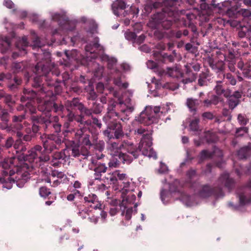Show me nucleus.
Returning a JSON list of instances; mask_svg holds the SVG:
<instances>
[{"label":"nucleus","instance_id":"nucleus-25","mask_svg":"<svg viewBox=\"0 0 251 251\" xmlns=\"http://www.w3.org/2000/svg\"><path fill=\"white\" fill-rule=\"evenodd\" d=\"M153 56L156 60L164 63L173 62L174 61V57L171 54L164 53L162 54L159 51H155L153 53Z\"/></svg>","mask_w":251,"mask_h":251},{"label":"nucleus","instance_id":"nucleus-45","mask_svg":"<svg viewBox=\"0 0 251 251\" xmlns=\"http://www.w3.org/2000/svg\"><path fill=\"white\" fill-rule=\"evenodd\" d=\"M20 44L21 45V50L20 49V51L22 52V50L24 51L25 53H26L25 52V48L28 46V43L27 42V38L26 37H24L22 38V40L20 42ZM19 43L17 45V47L19 48Z\"/></svg>","mask_w":251,"mask_h":251},{"label":"nucleus","instance_id":"nucleus-24","mask_svg":"<svg viewBox=\"0 0 251 251\" xmlns=\"http://www.w3.org/2000/svg\"><path fill=\"white\" fill-rule=\"evenodd\" d=\"M66 105L67 109L70 108L72 110L78 109L81 113L80 117L83 116L85 106L79 102L78 99L74 98L72 100H67Z\"/></svg>","mask_w":251,"mask_h":251},{"label":"nucleus","instance_id":"nucleus-22","mask_svg":"<svg viewBox=\"0 0 251 251\" xmlns=\"http://www.w3.org/2000/svg\"><path fill=\"white\" fill-rule=\"evenodd\" d=\"M242 97V92L238 91H235L233 94L226 98L229 109L233 110L240 103V99Z\"/></svg>","mask_w":251,"mask_h":251},{"label":"nucleus","instance_id":"nucleus-9","mask_svg":"<svg viewBox=\"0 0 251 251\" xmlns=\"http://www.w3.org/2000/svg\"><path fill=\"white\" fill-rule=\"evenodd\" d=\"M123 103L111 100L108 103L106 114L103 117V121L105 123L112 121L113 119H120L123 122L129 120V117L126 116L125 112L121 111Z\"/></svg>","mask_w":251,"mask_h":251},{"label":"nucleus","instance_id":"nucleus-3","mask_svg":"<svg viewBox=\"0 0 251 251\" xmlns=\"http://www.w3.org/2000/svg\"><path fill=\"white\" fill-rule=\"evenodd\" d=\"M134 134L137 138H141L138 146L128 140H124L121 143L111 141L108 143L107 149L113 156L112 162L118 161L119 157L125 156L131 160L129 163H121L129 164L141 154L150 158H157L156 153L151 148V133L147 128L140 127L135 129Z\"/></svg>","mask_w":251,"mask_h":251},{"label":"nucleus","instance_id":"nucleus-8","mask_svg":"<svg viewBox=\"0 0 251 251\" xmlns=\"http://www.w3.org/2000/svg\"><path fill=\"white\" fill-rule=\"evenodd\" d=\"M75 138L83 146L81 148L82 155L86 156L89 154L88 150L93 148L100 151H101L104 148V142L102 140H99L97 134H88L84 133L81 129L77 130L75 133Z\"/></svg>","mask_w":251,"mask_h":251},{"label":"nucleus","instance_id":"nucleus-53","mask_svg":"<svg viewBox=\"0 0 251 251\" xmlns=\"http://www.w3.org/2000/svg\"><path fill=\"white\" fill-rule=\"evenodd\" d=\"M240 15H241L244 18H249L251 16V11L248 9L242 8L239 10Z\"/></svg>","mask_w":251,"mask_h":251},{"label":"nucleus","instance_id":"nucleus-47","mask_svg":"<svg viewBox=\"0 0 251 251\" xmlns=\"http://www.w3.org/2000/svg\"><path fill=\"white\" fill-rule=\"evenodd\" d=\"M224 80L226 78L229 80V83L232 85H235L236 84V80L234 76L230 73H226L223 74Z\"/></svg>","mask_w":251,"mask_h":251},{"label":"nucleus","instance_id":"nucleus-40","mask_svg":"<svg viewBox=\"0 0 251 251\" xmlns=\"http://www.w3.org/2000/svg\"><path fill=\"white\" fill-rule=\"evenodd\" d=\"M244 77L251 78V65L249 63H246L245 67L241 70Z\"/></svg>","mask_w":251,"mask_h":251},{"label":"nucleus","instance_id":"nucleus-36","mask_svg":"<svg viewBox=\"0 0 251 251\" xmlns=\"http://www.w3.org/2000/svg\"><path fill=\"white\" fill-rule=\"evenodd\" d=\"M31 34L32 36V40L33 43V44L32 45L33 49L38 48V49L39 50V49H41L43 45L41 43L39 37L37 36V35L34 31H31Z\"/></svg>","mask_w":251,"mask_h":251},{"label":"nucleus","instance_id":"nucleus-43","mask_svg":"<svg viewBox=\"0 0 251 251\" xmlns=\"http://www.w3.org/2000/svg\"><path fill=\"white\" fill-rule=\"evenodd\" d=\"M98 97L97 94L94 91V89L91 88L87 92L86 95L87 100H92L95 101Z\"/></svg>","mask_w":251,"mask_h":251},{"label":"nucleus","instance_id":"nucleus-63","mask_svg":"<svg viewBox=\"0 0 251 251\" xmlns=\"http://www.w3.org/2000/svg\"><path fill=\"white\" fill-rule=\"evenodd\" d=\"M202 117L204 119L212 120L214 118L213 114L210 112H205L202 113Z\"/></svg>","mask_w":251,"mask_h":251},{"label":"nucleus","instance_id":"nucleus-55","mask_svg":"<svg viewBox=\"0 0 251 251\" xmlns=\"http://www.w3.org/2000/svg\"><path fill=\"white\" fill-rule=\"evenodd\" d=\"M13 81L14 83L12 84H9L8 85V87L11 89H13L16 87L17 85H19L21 83V79L20 78H18L17 77H14Z\"/></svg>","mask_w":251,"mask_h":251},{"label":"nucleus","instance_id":"nucleus-32","mask_svg":"<svg viewBox=\"0 0 251 251\" xmlns=\"http://www.w3.org/2000/svg\"><path fill=\"white\" fill-rule=\"evenodd\" d=\"M237 155L240 159H246L251 155V144L241 148L238 151Z\"/></svg>","mask_w":251,"mask_h":251},{"label":"nucleus","instance_id":"nucleus-59","mask_svg":"<svg viewBox=\"0 0 251 251\" xmlns=\"http://www.w3.org/2000/svg\"><path fill=\"white\" fill-rule=\"evenodd\" d=\"M68 114L67 115V118L69 122H73L75 119V116L72 110L68 108Z\"/></svg>","mask_w":251,"mask_h":251},{"label":"nucleus","instance_id":"nucleus-35","mask_svg":"<svg viewBox=\"0 0 251 251\" xmlns=\"http://www.w3.org/2000/svg\"><path fill=\"white\" fill-rule=\"evenodd\" d=\"M116 175L115 171L112 173L108 174L107 176H105V179L106 180V182L110 184L120 185V182H118L116 177L118 176ZM105 182H106V181H105ZM120 186H122V185L120 184Z\"/></svg>","mask_w":251,"mask_h":251},{"label":"nucleus","instance_id":"nucleus-46","mask_svg":"<svg viewBox=\"0 0 251 251\" xmlns=\"http://www.w3.org/2000/svg\"><path fill=\"white\" fill-rule=\"evenodd\" d=\"M103 71L104 68L103 66H98L94 72V75L95 77L98 79H100L102 76Z\"/></svg>","mask_w":251,"mask_h":251},{"label":"nucleus","instance_id":"nucleus-1","mask_svg":"<svg viewBox=\"0 0 251 251\" xmlns=\"http://www.w3.org/2000/svg\"><path fill=\"white\" fill-rule=\"evenodd\" d=\"M42 149L41 146L36 145L25 154L24 152L26 149L22 144L19 150V155L5 158L0 162V167L3 169L1 171L0 176V183L3 184V187L10 189L15 183L20 188L24 186L29 177V174L25 170L26 167H21L22 161L29 162L30 167L36 172L45 173L47 170L46 164L50 157L43 153Z\"/></svg>","mask_w":251,"mask_h":251},{"label":"nucleus","instance_id":"nucleus-57","mask_svg":"<svg viewBox=\"0 0 251 251\" xmlns=\"http://www.w3.org/2000/svg\"><path fill=\"white\" fill-rule=\"evenodd\" d=\"M22 144L23 143L21 140V138H20V139L19 140H17L14 144L13 143V147L15 150L16 153H19V150H20Z\"/></svg>","mask_w":251,"mask_h":251},{"label":"nucleus","instance_id":"nucleus-6","mask_svg":"<svg viewBox=\"0 0 251 251\" xmlns=\"http://www.w3.org/2000/svg\"><path fill=\"white\" fill-rule=\"evenodd\" d=\"M172 13L159 12L153 14L151 18L148 25L156 30L154 32L156 38L159 40L162 39L165 35V32L161 29H169L172 25L176 22V19Z\"/></svg>","mask_w":251,"mask_h":251},{"label":"nucleus","instance_id":"nucleus-51","mask_svg":"<svg viewBox=\"0 0 251 251\" xmlns=\"http://www.w3.org/2000/svg\"><path fill=\"white\" fill-rule=\"evenodd\" d=\"M65 154L61 152H56L53 155V161H59L60 160H63L65 158Z\"/></svg>","mask_w":251,"mask_h":251},{"label":"nucleus","instance_id":"nucleus-18","mask_svg":"<svg viewBox=\"0 0 251 251\" xmlns=\"http://www.w3.org/2000/svg\"><path fill=\"white\" fill-rule=\"evenodd\" d=\"M84 200L85 206L95 209H101V204L96 195L90 194L84 197Z\"/></svg>","mask_w":251,"mask_h":251},{"label":"nucleus","instance_id":"nucleus-33","mask_svg":"<svg viewBox=\"0 0 251 251\" xmlns=\"http://www.w3.org/2000/svg\"><path fill=\"white\" fill-rule=\"evenodd\" d=\"M92 214V210L88 207L85 205H81L79 208L78 215L83 219H86Z\"/></svg>","mask_w":251,"mask_h":251},{"label":"nucleus","instance_id":"nucleus-30","mask_svg":"<svg viewBox=\"0 0 251 251\" xmlns=\"http://www.w3.org/2000/svg\"><path fill=\"white\" fill-rule=\"evenodd\" d=\"M162 0H147L145 5V10L150 13L153 9H156L162 6Z\"/></svg>","mask_w":251,"mask_h":251},{"label":"nucleus","instance_id":"nucleus-5","mask_svg":"<svg viewBox=\"0 0 251 251\" xmlns=\"http://www.w3.org/2000/svg\"><path fill=\"white\" fill-rule=\"evenodd\" d=\"M118 161L112 162L109 160L106 156L103 154L98 155L96 158H92L91 160V164L89 165V169L94 172V176L95 180H101V176L103 174L106 172L109 167H116L121 162L129 163L131 159L127 156H121L118 159Z\"/></svg>","mask_w":251,"mask_h":251},{"label":"nucleus","instance_id":"nucleus-49","mask_svg":"<svg viewBox=\"0 0 251 251\" xmlns=\"http://www.w3.org/2000/svg\"><path fill=\"white\" fill-rule=\"evenodd\" d=\"M51 176L53 177H57L59 179L67 178V176L62 172H58L56 170H53L51 172Z\"/></svg>","mask_w":251,"mask_h":251},{"label":"nucleus","instance_id":"nucleus-50","mask_svg":"<svg viewBox=\"0 0 251 251\" xmlns=\"http://www.w3.org/2000/svg\"><path fill=\"white\" fill-rule=\"evenodd\" d=\"M3 98L4 99V101L8 106L11 107L15 103V101L12 100L10 95L5 94Z\"/></svg>","mask_w":251,"mask_h":251},{"label":"nucleus","instance_id":"nucleus-34","mask_svg":"<svg viewBox=\"0 0 251 251\" xmlns=\"http://www.w3.org/2000/svg\"><path fill=\"white\" fill-rule=\"evenodd\" d=\"M10 47V39L7 37H4L0 39V48L2 53H5Z\"/></svg>","mask_w":251,"mask_h":251},{"label":"nucleus","instance_id":"nucleus-60","mask_svg":"<svg viewBox=\"0 0 251 251\" xmlns=\"http://www.w3.org/2000/svg\"><path fill=\"white\" fill-rule=\"evenodd\" d=\"M14 139L12 137H9L5 141L4 147L9 149L12 147L14 143Z\"/></svg>","mask_w":251,"mask_h":251},{"label":"nucleus","instance_id":"nucleus-41","mask_svg":"<svg viewBox=\"0 0 251 251\" xmlns=\"http://www.w3.org/2000/svg\"><path fill=\"white\" fill-rule=\"evenodd\" d=\"M248 128L245 126L237 128L235 131V136L237 138L242 137L248 132Z\"/></svg>","mask_w":251,"mask_h":251},{"label":"nucleus","instance_id":"nucleus-19","mask_svg":"<svg viewBox=\"0 0 251 251\" xmlns=\"http://www.w3.org/2000/svg\"><path fill=\"white\" fill-rule=\"evenodd\" d=\"M217 58H215L209 62L210 66L212 69H217L219 71H223L225 69V63L226 56L220 51H217Z\"/></svg>","mask_w":251,"mask_h":251},{"label":"nucleus","instance_id":"nucleus-27","mask_svg":"<svg viewBox=\"0 0 251 251\" xmlns=\"http://www.w3.org/2000/svg\"><path fill=\"white\" fill-rule=\"evenodd\" d=\"M0 128L6 129L8 128V123L9 121V114L5 110L2 109L0 105Z\"/></svg>","mask_w":251,"mask_h":251},{"label":"nucleus","instance_id":"nucleus-37","mask_svg":"<svg viewBox=\"0 0 251 251\" xmlns=\"http://www.w3.org/2000/svg\"><path fill=\"white\" fill-rule=\"evenodd\" d=\"M226 15L231 18H237L240 15L239 10L237 7H231L226 11Z\"/></svg>","mask_w":251,"mask_h":251},{"label":"nucleus","instance_id":"nucleus-26","mask_svg":"<svg viewBox=\"0 0 251 251\" xmlns=\"http://www.w3.org/2000/svg\"><path fill=\"white\" fill-rule=\"evenodd\" d=\"M92 120H85L84 115L81 116L80 119L77 120L78 122L84 126H89L91 125L92 124L96 125L98 128H100L102 126V124L100 121L96 117L93 116L92 115L91 116Z\"/></svg>","mask_w":251,"mask_h":251},{"label":"nucleus","instance_id":"nucleus-52","mask_svg":"<svg viewBox=\"0 0 251 251\" xmlns=\"http://www.w3.org/2000/svg\"><path fill=\"white\" fill-rule=\"evenodd\" d=\"M31 131V129L30 128L29 129H26V132L27 133L26 134L23 135L22 137L23 138V140L26 141V142H29L30 141L33 137H34L35 136V134H29V132Z\"/></svg>","mask_w":251,"mask_h":251},{"label":"nucleus","instance_id":"nucleus-39","mask_svg":"<svg viewBox=\"0 0 251 251\" xmlns=\"http://www.w3.org/2000/svg\"><path fill=\"white\" fill-rule=\"evenodd\" d=\"M208 74L205 73L201 74L198 79V84L201 86H207L208 84Z\"/></svg>","mask_w":251,"mask_h":251},{"label":"nucleus","instance_id":"nucleus-31","mask_svg":"<svg viewBox=\"0 0 251 251\" xmlns=\"http://www.w3.org/2000/svg\"><path fill=\"white\" fill-rule=\"evenodd\" d=\"M202 102L201 100L195 99L192 98H188L186 100V105L190 111L194 115L197 111V108L200 103Z\"/></svg>","mask_w":251,"mask_h":251},{"label":"nucleus","instance_id":"nucleus-12","mask_svg":"<svg viewBox=\"0 0 251 251\" xmlns=\"http://www.w3.org/2000/svg\"><path fill=\"white\" fill-rule=\"evenodd\" d=\"M39 111L48 113L53 112L58 115L63 113L65 107L61 101L56 100H45L38 106Z\"/></svg>","mask_w":251,"mask_h":251},{"label":"nucleus","instance_id":"nucleus-4","mask_svg":"<svg viewBox=\"0 0 251 251\" xmlns=\"http://www.w3.org/2000/svg\"><path fill=\"white\" fill-rule=\"evenodd\" d=\"M235 181L227 173H224L221 175L217 181V186L213 187L208 184L201 186L198 195L201 198H206L210 196H214L215 198L223 197L224 193L221 186H224L229 192L235 187Z\"/></svg>","mask_w":251,"mask_h":251},{"label":"nucleus","instance_id":"nucleus-16","mask_svg":"<svg viewBox=\"0 0 251 251\" xmlns=\"http://www.w3.org/2000/svg\"><path fill=\"white\" fill-rule=\"evenodd\" d=\"M247 188L251 189V179H250L247 182L244 186V190L242 192L237 193L240 204L242 205L251 203V194L248 195L247 191Z\"/></svg>","mask_w":251,"mask_h":251},{"label":"nucleus","instance_id":"nucleus-20","mask_svg":"<svg viewBox=\"0 0 251 251\" xmlns=\"http://www.w3.org/2000/svg\"><path fill=\"white\" fill-rule=\"evenodd\" d=\"M89 108L85 107L83 115L87 116H92V114H99L103 108V106L96 101H93L92 103L88 102Z\"/></svg>","mask_w":251,"mask_h":251},{"label":"nucleus","instance_id":"nucleus-10","mask_svg":"<svg viewBox=\"0 0 251 251\" xmlns=\"http://www.w3.org/2000/svg\"><path fill=\"white\" fill-rule=\"evenodd\" d=\"M162 114L159 106H147L135 120L140 124L149 126L156 122Z\"/></svg>","mask_w":251,"mask_h":251},{"label":"nucleus","instance_id":"nucleus-14","mask_svg":"<svg viewBox=\"0 0 251 251\" xmlns=\"http://www.w3.org/2000/svg\"><path fill=\"white\" fill-rule=\"evenodd\" d=\"M216 83L214 91L216 95L219 96H223L225 98H228L230 96L231 90L226 85V83L225 82V80H218Z\"/></svg>","mask_w":251,"mask_h":251},{"label":"nucleus","instance_id":"nucleus-61","mask_svg":"<svg viewBox=\"0 0 251 251\" xmlns=\"http://www.w3.org/2000/svg\"><path fill=\"white\" fill-rule=\"evenodd\" d=\"M12 75L11 74L1 73L0 74V81L9 80L11 79Z\"/></svg>","mask_w":251,"mask_h":251},{"label":"nucleus","instance_id":"nucleus-29","mask_svg":"<svg viewBox=\"0 0 251 251\" xmlns=\"http://www.w3.org/2000/svg\"><path fill=\"white\" fill-rule=\"evenodd\" d=\"M23 124L21 123H12L10 126L6 129L8 131H11L15 133L16 136L21 138L23 136V133L21 130L23 128Z\"/></svg>","mask_w":251,"mask_h":251},{"label":"nucleus","instance_id":"nucleus-64","mask_svg":"<svg viewBox=\"0 0 251 251\" xmlns=\"http://www.w3.org/2000/svg\"><path fill=\"white\" fill-rule=\"evenodd\" d=\"M210 100L212 104L217 105L220 100V98L219 97V96H218L217 95H213L212 96Z\"/></svg>","mask_w":251,"mask_h":251},{"label":"nucleus","instance_id":"nucleus-11","mask_svg":"<svg viewBox=\"0 0 251 251\" xmlns=\"http://www.w3.org/2000/svg\"><path fill=\"white\" fill-rule=\"evenodd\" d=\"M40 140L43 145L44 150L42 149L43 153L48 154L51 153L54 150L59 149L60 146L63 142L61 136L54 134H43L40 136Z\"/></svg>","mask_w":251,"mask_h":251},{"label":"nucleus","instance_id":"nucleus-42","mask_svg":"<svg viewBox=\"0 0 251 251\" xmlns=\"http://www.w3.org/2000/svg\"><path fill=\"white\" fill-rule=\"evenodd\" d=\"M200 119L199 118H195L193 119L190 124V128L191 130L194 131H198L199 130Z\"/></svg>","mask_w":251,"mask_h":251},{"label":"nucleus","instance_id":"nucleus-15","mask_svg":"<svg viewBox=\"0 0 251 251\" xmlns=\"http://www.w3.org/2000/svg\"><path fill=\"white\" fill-rule=\"evenodd\" d=\"M126 3L123 0H116L113 2L111 8L114 14L117 16L126 17L127 12L125 10Z\"/></svg>","mask_w":251,"mask_h":251},{"label":"nucleus","instance_id":"nucleus-28","mask_svg":"<svg viewBox=\"0 0 251 251\" xmlns=\"http://www.w3.org/2000/svg\"><path fill=\"white\" fill-rule=\"evenodd\" d=\"M85 50L87 52H90L91 53H97V51H103L102 46L99 43V38L98 37L94 39L92 43L87 45L85 47Z\"/></svg>","mask_w":251,"mask_h":251},{"label":"nucleus","instance_id":"nucleus-2","mask_svg":"<svg viewBox=\"0 0 251 251\" xmlns=\"http://www.w3.org/2000/svg\"><path fill=\"white\" fill-rule=\"evenodd\" d=\"M38 61L33 69V72L37 75L34 77L32 86L37 90H24V96L21 97V100H32L36 98L51 97L60 94L62 87L60 85L63 82L65 87H67V81L70 79V75L67 72L61 75L62 79L58 78L60 72L58 69H50L51 54L49 51H44L42 54L34 53Z\"/></svg>","mask_w":251,"mask_h":251},{"label":"nucleus","instance_id":"nucleus-7","mask_svg":"<svg viewBox=\"0 0 251 251\" xmlns=\"http://www.w3.org/2000/svg\"><path fill=\"white\" fill-rule=\"evenodd\" d=\"M32 132L36 134L43 129L45 132L59 133L61 131V125L56 121H52L49 116L43 115H32L30 117Z\"/></svg>","mask_w":251,"mask_h":251},{"label":"nucleus","instance_id":"nucleus-13","mask_svg":"<svg viewBox=\"0 0 251 251\" xmlns=\"http://www.w3.org/2000/svg\"><path fill=\"white\" fill-rule=\"evenodd\" d=\"M231 26L238 29V39L242 40L246 38L248 41H251V25L242 24L240 21L231 20L228 21Z\"/></svg>","mask_w":251,"mask_h":251},{"label":"nucleus","instance_id":"nucleus-54","mask_svg":"<svg viewBox=\"0 0 251 251\" xmlns=\"http://www.w3.org/2000/svg\"><path fill=\"white\" fill-rule=\"evenodd\" d=\"M185 26L188 27L194 34H198L197 28L191 22L189 21L188 24H185Z\"/></svg>","mask_w":251,"mask_h":251},{"label":"nucleus","instance_id":"nucleus-62","mask_svg":"<svg viewBox=\"0 0 251 251\" xmlns=\"http://www.w3.org/2000/svg\"><path fill=\"white\" fill-rule=\"evenodd\" d=\"M166 70V74H167L169 76L171 77H175L176 76L175 73H176V70L174 68L167 67Z\"/></svg>","mask_w":251,"mask_h":251},{"label":"nucleus","instance_id":"nucleus-23","mask_svg":"<svg viewBox=\"0 0 251 251\" xmlns=\"http://www.w3.org/2000/svg\"><path fill=\"white\" fill-rule=\"evenodd\" d=\"M121 103H123L122 107L123 108H121V111L122 112H125L126 116L129 117L130 114L134 110L135 102L130 98L128 97L125 100L124 102Z\"/></svg>","mask_w":251,"mask_h":251},{"label":"nucleus","instance_id":"nucleus-58","mask_svg":"<svg viewBox=\"0 0 251 251\" xmlns=\"http://www.w3.org/2000/svg\"><path fill=\"white\" fill-rule=\"evenodd\" d=\"M81 154V150L80 151L78 147H74L72 149V155L74 157H77Z\"/></svg>","mask_w":251,"mask_h":251},{"label":"nucleus","instance_id":"nucleus-48","mask_svg":"<svg viewBox=\"0 0 251 251\" xmlns=\"http://www.w3.org/2000/svg\"><path fill=\"white\" fill-rule=\"evenodd\" d=\"M25 119V113H23L18 115H14L12 117V123H21Z\"/></svg>","mask_w":251,"mask_h":251},{"label":"nucleus","instance_id":"nucleus-38","mask_svg":"<svg viewBox=\"0 0 251 251\" xmlns=\"http://www.w3.org/2000/svg\"><path fill=\"white\" fill-rule=\"evenodd\" d=\"M102 60L107 62L108 68L110 69H112L117 63V59L116 58L109 57L107 55L103 56Z\"/></svg>","mask_w":251,"mask_h":251},{"label":"nucleus","instance_id":"nucleus-44","mask_svg":"<svg viewBox=\"0 0 251 251\" xmlns=\"http://www.w3.org/2000/svg\"><path fill=\"white\" fill-rule=\"evenodd\" d=\"M51 194V192L50 189L48 188L46 186H42L39 189V194L41 197L46 198H47L50 194Z\"/></svg>","mask_w":251,"mask_h":251},{"label":"nucleus","instance_id":"nucleus-56","mask_svg":"<svg viewBox=\"0 0 251 251\" xmlns=\"http://www.w3.org/2000/svg\"><path fill=\"white\" fill-rule=\"evenodd\" d=\"M238 121L241 125L245 126L247 124L248 120L246 119L245 115L239 114L238 116Z\"/></svg>","mask_w":251,"mask_h":251},{"label":"nucleus","instance_id":"nucleus-21","mask_svg":"<svg viewBox=\"0 0 251 251\" xmlns=\"http://www.w3.org/2000/svg\"><path fill=\"white\" fill-rule=\"evenodd\" d=\"M124 184V186L123 188V192L122 193V197L123 199L121 205H124L126 204V203H133L136 200V196L134 194H132V192H129V194L127 196H126L125 192H127V190L126 189H125V188L128 187L129 185V182L128 181H124L122 182Z\"/></svg>","mask_w":251,"mask_h":251},{"label":"nucleus","instance_id":"nucleus-17","mask_svg":"<svg viewBox=\"0 0 251 251\" xmlns=\"http://www.w3.org/2000/svg\"><path fill=\"white\" fill-rule=\"evenodd\" d=\"M105 123L110 130H115L114 136L116 139H119L124 136V133L122 125L116 119H113L112 121Z\"/></svg>","mask_w":251,"mask_h":251}]
</instances>
